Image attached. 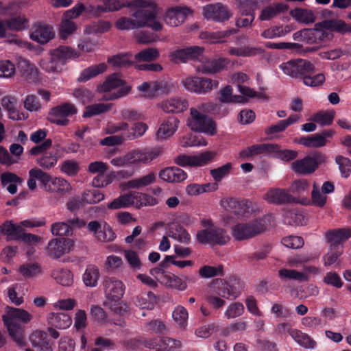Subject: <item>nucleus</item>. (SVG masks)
Instances as JSON below:
<instances>
[{
  "label": "nucleus",
  "mask_w": 351,
  "mask_h": 351,
  "mask_svg": "<svg viewBox=\"0 0 351 351\" xmlns=\"http://www.w3.org/2000/svg\"><path fill=\"white\" fill-rule=\"evenodd\" d=\"M343 253L342 247H334V249H331V247H329V250L328 253L324 256V265L325 266H330L333 264L339 263V256Z\"/></svg>",
  "instance_id": "obj_61"
},
{
  "label": "nucleus",
  "mask_w": 351,
  "mask_h": 351,
  "mask_svg": "<svg viewBox=\"0 0 351 351\" xmlns=\"http://www.w3.org/2000/svg\"><path fill=\"white\" fill-rule=\"evenodd\" d=\"M232 88L230 85L226 86L221 89L219 94V101L221 103H245L247 100L241 95H232Z\"/></svg>",
  "instance_id": "obj_42"
},
{
  "label": "nucleus",
  "mask_w": 351,
  "mask_h": 351,
  "mask_svg": "<svg viewBox=\"0 0 351 351\" xmlns=\"http://www.w3.org/2000/svg\"><path fill=\"white\" fill-rule=\"evenodd\" d=\"M3 234L7 237V241L18 240L21 234L23 233V228L21 226L14 224L11 220H6L2 224Z\"/></svg>",
  "instance_id": "obj_36"
},
{
  "label": "nucleus",
  "mask_w": 351,
  "mask_h": 351,
  "mask_svg": "<svg viewBox=\"0 0 351 351\" xmlns=\"http://www.w3.org/2000/svg\"><path fill=\"white\" fill-rule=\"evenodd\" d=\"M100 276L99 269L95 265H88L82 276V280L86 287H95L97 285Z\"/></svg>",
  "instance_id": "obj_44"
},
{
  "label": "nucleus",
  "mask_w": 351,
  "mask_h": 351,
  "mask_svg": "<svg viewBox=\"0 0 351 351\" xmlns=\"http://www.w3.org/2000/svg\"><path fill=\"white\" fill-rule=\"evenodd\" d=\"M103 4L97 6H91L90 12L95 17H99L106 12H112L121 10L125 7H138L143 3L141 0H136L130 2L123 0H101Z\"/></svg>",
  "instance_id": "obj_8"
},
{
  "label": "nucleus",
  "mask_w": 351,
  "mask_h": 351,
  "mask_svg": "<svg viewBox=\"0 0 351 351\" xmlns=\"http://www.w3.org/2000/svg\"><path fill=\"white\" fill-rule=\"evenodd\" d=\"M264 199L267 202L276 205L299 203L298 198L293 197L287 190L280 188H274L264 195Z\"/></svg>",
  "instance_id": "obj_11"
},
{
  "label": "nucleus",
  "mask_w": 351,
  "mask_h": 351,
  "mask_svg": "<svg viewBox=\"0 0 351 351\" xmlns=\"http://www.w3.org/2000/svg\"><path fill=\"white\" fill-rule=\"evenodd\" d=\"M274 149V143L256 144L241 150L239 152V157L243 160H247L259 154H271Z\"/></svg>",
  "instance_id": "obj_18"
},
{
  "label": "nucleus",
  "mask_w": 351,
  "mask_h": 351,
  "mask_svg": "<svg viewBox=\"0 0 351 351\" xmlns=\"http://www.w3.org/2000/svg\"><path fill=\"white\" fill-rule=\"evenodd\" d=\"M17 69L21 75L27 80L34 82L38 80V71L35 66L25 59H21L18 61Z\"/></svg>",
  "instance_id": "obj_35"
},
{
  "label": "nucleus",
  "mask_w": 351,
  "mask_h": 351,
  "mask_svg": "<svg viewBox=\"0 0 351 351\" xmlns=\"http://www.w3.org/2000/svg\"><path fill=\"white\" fill-rule=\"evenodd\" d=\"M19 272L25 278H32L41 272V267L38 263H28L21 265Z\"/></svg>",
  "instance_id": "obj_62"
},
{
  "label": "nucleus",
  "mask_w": 351,
  "mask_h": 351,
  "mask_svg": "<svg viewBox=\"0 0 351 351\" xmlns=\"http://www.w3.org/2000/svg\"><path fill=\"white\" fill-rule=\"evenodd\" d=\"M6 314L2 316L3 322H18L21 321L23 323H28L32 316L25 310L10 306L5 308Z\"/></svg>",
  "instance_id": "obj_22"
},
{
  "label": "nucleus",
  "mask_w": 351,
  "mask_h": 351,
  "mask_svg": "<svg viewBox=\"0 0 351 351\" xmlns=\"http://www.w3.org/2000/svg\"><path fill=\"white\" fill-rule=\"evenodd\" d=\"M51 232L53 235L62 237H69L73 234V230L67 222H56L51 225Z\"/></svg>",
  "instance_id": "obj_58"
},
{
  "label": "nucleus",
  "mask_w": 351,
  "mask_h": 351,
  "mask_svg": "<svg viewBox=\"0 0 351 351\" xmlns=\"http://www.w3.org/2000/svg\"><path fill=\"white\" fill-rule=\"evenodd\" d=\"M159 57V51L156 48H147L137 53L134 58L137 62H151Z\"/></svg>",
  "instance_id": "obj_55"
},
{
  "label": "nucleus",
  "mask_w": 351,
  "mask_h": 351,
  "mask_svg": "<svg viewBox=\"0 0 351 351\" xmlns=\"http://www.w3.org/2000/svg\"><path fill=\"white\" fill-rule=\"evenodd\" d=\"M298 36H300L306 43L313 44L322 42L327 37V34L320 29H304L293 34L295 39Z\"/></svg>",
  "instance_id": "obj_21"
},
{
  "label": "nucleus",
  "mask_w": 351,
  "mask_h": 351,
  "mask_svg": "<svg viewBox=\"0 0 351 351\" xmlns=\"http://www.w3.org/2000/svg\"><path fill=\"white\" fill-rule=\"evenodd\" d=\"M121 87L117 92L112 93L109 97H104L106 100H115L128 95L132 90L130 85H126L125 82L119 77V74L110 75L106 80L97 87L99 93H108L113 89Z\"/></svg>",
  "instance_id": "obj_5"
},
{
  "label": "nucleus",
  "mask_w": 351,
  "mask_h": 351,
  "mask_svg": "<svg viewBox=\"0 0 351 351\" xmlns=\"http://www.w3.org/2000/svg\"><path fill=\"white\" fill-rule=\"evenodd\" d=\"M201 224L203 229L199 231V243L210 246L224 245L230 240L226 230L214 226L211 220L203 219Z\"/></svg>",
  "instance_id": "obj_3"
},
{
  "label": "nucleus",
  "mask_w": 351,
  "mask_h": 351,
  "mask_svg": "<svg viewBox=\"0 0 351 351\" xmlns=\"http://www.w3.org/2000/svg\"><path fill=\"white\" fill-rule=\"evenodd\" d=\"M52 278L57 283L69 287L73 282V275L71 271L66 269H54L51 273Z\"/></svg>",
  "instance_id": "obj_43"
},
{
  "label": "nucleus",
  "mask_w": 351,
  "mask_h": 351,
  "mask_svg": "<svg viewBox=\"0 0 351 351\" xmlns=\"http://www.w3.org/2000/svg\"><path fill=\"white\" fill-rule=\"evenodd\" d=\"M131 206H134L136 208H141L146 206H154L158 204L156 198L146 193L138 192L129 193Z\"/></svg>",
  "instance_id": "obj_34"
},
{
  "label": "nucleus",
  "mask_w": 351,
  "mask_h": 351,
  "mask_svg": "<svg viewBox=\"0 0 351 351\" xmlns=\"http://www.w3.org/2000/svg\"><path fill=\"white\" fill-rule=\"evenodd\" d=\"M279 277L282 280H294L299 282H306L308 276L306 272L298 271L295 269H280L278 271Z\"/></svg>",
  "instance_id": "obj_50"
},
{
  "label": "nucleus",
  "mask_w": 351,
  "mask_h": 351,
  "mask_svg": "<svg viewBox=\"0 0 351 351\" xmlns=\"http://www.w3.org/2000/svg\"><path fill=\"white\" fill-rule=\"evenodd\" d=\"M288 10V5L283 3H274L263 7L261 11L258 19L261 21H270Z\"/></svg>",
  "instance_id": "obj_19"
},
{
  "label": "nucleus",
  "mask_w": 351,
  "mask_h": 351,
  "mask_svg": "<svg viewBox=\"0 0 351 351\" xmlns=\"http://www.w3.org/2000/svg\"><path fill=\"white\" fill-rule=\"evenodd\" d=\"M112 104H95L87 106L83 112L84 117H91L106 112L112 108Z\"/></svg>",
  "instance_id": "obj_51"
},
{
  "label": "nucleus",
  "mask_w": 351,
  "mask_h": 351,
  "mask_svg": "<svg viewBox=\"0 0 351 351\" xmlns=\"http://www.w3.org/2000/svg\"><path fill=\"white\" fill-rule=\"evenodd\" d=\"M103 286L108 300L119 301L124 294L123 282L114 277H105Z\"/></svg>",
  "instance_id": "obj_13"
},
{
  "label": "nucleus",
  "mask_w": 351,
  "mask_h": 351,
  "mask_svg": "<svg viewBox=\"0 0 351 351\" xmlns=\"http://www.w3.org/2000/svg\"><path fill=\"white\" fill-rule=\"evenodd\" d=\"M77 112V110L73 104L66 102L51 108L48 120L59 125H66L69 121L67 117L75 114Z\"/></svg>",
  "instance_id": "obj_9"
},
{
  "label": "nucleus",
  "mask_w": 351,
  "mask_h": 351,
  "mask_svg": "<svg viewBox=\"0 0 351 351\" xmlns=\"http://www.w3.org/2000/svg\"><path fill=\"white\" fill-rule=\"evenodd\" d=\"M58 161L56 154L49 152L40 156L36 159L37 164L42 168L49 169L53 167Z\"/></svg>",
  "instance_id": "obj_57"
},
{
  "label": "nucleus",
  "mask_w": 351,
  "mask_h": 351,
  "mask_svg": "<svg viewBox=\"0 0 351 351\" xmlns=\"http://www.w3.org/2000/svg\"><path fill=\"white\" fill-rule=\"evenodd\" d=\"M29 178L27 180V186L31 191L36 189V179L38 180L45 187L51 180V177L47 173L42 171L38 167L32 168L29 171Z\"/></svg>",
  "instance_id": "obj_25"
},
{
  "label": "nucleus",
  "mask_w": 351,
  "mask_h": 351,
  "mask_svg": "<svg viewBox=\"0 0 351 351\" xmlns=\"http://www.w3.org/2000/svg\"><path fill=\"white\" fill-rule=\"evenodd\" d=\"M160 280L161 283L173 289L184 290L186 288L182 279L173 274L162 272Z\"/></svg>",
  "instance_id": "obj_47"
},
{
  "label": "nucleus",
  "mask_w": 351,
  "mask_h": 351,
  "mask_svg": "<svg viewBox=\"0 0 351 351\" xmlns=\"http://www.w3.org/2000/svg\"><path fill=\"white\" fill-rule=\"evenodd\" d=\"M199 132H203L208 136L217 134V123L213 119L199 112Z\"/></svg>",
  "instance_id": "obj_33"
},
{
  "label": "nucleus",
  "mask_w": 351,
  "mask_h": 351,
  "mask_svg": "<svg viewBox=\"0 0 351 351\" xmlns=\"http://www.w3.org/2000/svg\"><path fill=\"white\" fill-rule=\"evenodd\" d=\"M283 73L295 79H302L304 75L313 69V64L308 60L293 59L280 65Z\"/></svg>",
  "instance_id": "obj_6"
},
{
  "label": "nucleus",
  "mask_w": 351,
  "mask_h": 351,
  "mask_svg": "<svg viewBox=\"0 0 351 351\" xmlns=\"http://www.w3.org/2000/svg\"><path fill=\"white\" fill-rule=\"evenodd\" d=\"M47 321L50 326L58 329H66L72 323L70 316L64 313H50Z\"/></svg>",
  "instance_id": "obj_31"
},
{
  "label": "nucleus",
  "mask_w": 351,
  "mask_h": 351,
  "mask_svg": "<svg viewBox=\"0 0 351 351\" xmlns=\"http://www.w3.org/2000/svg\"><path fill=\"white\" fill-rule=\"evenodd\" d=\"M34 29L31 38L38 43L45 44L54 37L55 33L51 26L39 23L36 25Z\"/></svg>",
  "instance_id": "obj_20"
},
{
  "label": "nucleus",
  "mask_w": 351,
  "mask_h": 351,
  "mask_svg": "<svg viewBox=\"0 0 351 351\" xmlns=\"http://www.w3.org/2000/svg\"><path fill=\"white\" fill-rule=\"evenodd\" d=\"M203 15L207 19L216 22H223L232 15L228 7L222 3L209 4L203 8Z\"/></svg>",
  "instance_id": "obj_12"
},
{
  "label": "nucleus",
  "mask_w": 351,
  "mask_h": 351,
  "mask_svg": "<svg viewBox=\"0 0 351 351\" xmlns=\"http://www.w3.org/2000/svg\"><path fill=\"white\" fill-rule=\"evenodd\" d=\"M132 54L129 53H119L108 58V63L115 68H128L134 64L130 60Z\"/></svg>",
  "instance_id": "obj_38"
},
{
  "label": "nucleus",
  "mask_w": 351,
  "mask_h": 351,
  "mask_svg": "<svg viewBox=\"0 0 351 351\" xmlns=\"http://www.w3.org/2000/svg\"><path fill=\"white\" fill-rule=\"evenodd\" d=\"M154 173L150 172L141 178L134 179L121 184L124 189H141L148 186L155 180Z\"/></svg>",
  "instance_id": "obj_37"
},
{
  "label": "nucleus",
  "mask_w": 351,
  "mask_h": 351,
  "mask_svg": "<svg viewBox=\"0 0 351 351\" xmlns=\"http://www.w3.org/2000/svg\"><path fill=\"white\" fill-rule=\"evenodd\" d=\"M316 68L313 64V69L307 74L305 73L302 77V82L304 85L311 87H317L322 85L325 82V75L320 73L315 74Z\"/></svg>",
  "instance_id": "obj_48"
},
{
  "label": "nucleus",
  "mask_w": 351,
  "mask_h": 351,
  "mask_svg": "<svg viewBox=\"0 0 351 351\" xmlns=\"http://www.w3.org/2000/svg\"><path fill=\"white\" fill-rule=\"evenodd\" d=\"M219 82L216 80L205 77H199V94H206L213 88H217Z\"/></svg>",
  "instance_id": "obj_59"
},
{
  "label": "nucleus",
  "mask_w": 351,
  "mask_h": 351,
  "mask_svg": "<svg viewBox=\"0 0 351 351\" xmlns=\"http://www.w3.org/2000/svg\"><path fill=\"white\" fill-rule=\"evenodd\" d=\"M290 31L291 29L288 25L285 27L273 26L265 29L261 33V36L265 39H273L277 37L283 36L290 32Z\"/></svg>",
  "instance_id": "obj_53"
},
{
  "label": "nucleus",
  "mask_w": 351,
  "mask_h": 351,
  "mask_svg": "<svg viewBox=\"0 0 351 351\" xmlns=\"http://www.w3.org/2000/svg\"><path fill=\"white\" fill-rule=\"evenodd\" d=\"M11 338L20 347L25 346L24 329L19 322H3Z\"/></svg>",
  "instance_id": "obj_29"
},
{
  "label": "nucleus",
  "mask_w": 351,
  "mask_h": 351,
  "mask_svg": "<svg viewBox=\"0 0 351 351\" xmlns=\"http://www.w3.org/2000/svg\"><path fill=\"white\" fill-rule=\"evenodd\" d=\"M298 143L307 147L318 148L325 146L327 140L317 133L311 136L301 137Z\"/></svg>",
  "instance_id": "obj_49"
},
{
  "label": "nucleus",
  "mask_w": 351,
  "mask_h": 351,
  "mask_svg": "<svg viewBox=\"0 0 351 351\" xmlns=\"http://www.w3.org/2000/svg\"><path fill=\"white\" fill-rule=\"evenodd\" d=\"M45 190L47 192L63 195L71 190V186L66 180L56 178L53 180L51 179L50 182L45 185Z\"/></svg>",
  "instance_id": "obj_28"
},
{
  "label": "nucleus",
  "mask_w": 351,
  "mask_h": 351,
  "mask_svg": "<svg viewBox=\"0 0 351 351\" xmlns=\"http://www.w3.org/2000/svg\"><path fill=\"white\" fill-rule=\"evenodd\" d=\"M276 149L272 151L271 154L282 160L290 161L294 160L298 156V152L295 150L291 149H282L278 144H274Z\"/></svg>",
  "instance_id": "obj_60"
},
{
  "label": "nucleus",
  "mask_w": 351,
  "mask_h": 351,
  "mask_svg": "<svg viewBox=\"0 0 351 351\" xmlns=\"http://www.w3.org/2000/svg\"><path fill=\"white\" fill-rule=\"evenodd\" d=\"M291 167L296 173L301 175H309L316 171L315 162L309 156L295 160L292 162Z\"/></svg>",
  "instance_id": "obj_26"
},
{
  "label": "nucleus",
  "mask_w": 351,
  "mask_h": 351,
  "mask_svg": "<svg viewBox=\"0 0 351 351\" xmlns=\"http://www.w3.org/2000/svg\"><path fill=\"white\" fill-rule=\"evenodd\" d=\"M335 117V112L332 110L327 112H319L313 116L312 119L321 126H327L332 123Z\"/></svg>",
  "instance_id": "obj_54"
},
{
  "label": "nucleus",
  "mask_w": 351,
  "mask_h": 351,
  "mask_svg": "<svg viewBox=\"0 0 351 351\" xmlns=\"http://www.w3.org/2000/svg\"><path fill=\"white\" fill-rule=\"evenodd\" d=\"M29 341L36 351H53L47 334L44 331H34L29 336Z\"/></svg>",
  "instance_id": "obj_24"
},
{
  "label": "nucleus",
  "mask_w": 351,
  "mask_h": 351,
  "mask_svg": "<svg viewBox=\"0 0 351 351\" xmlns=\"http://www.w3.org/2000/svg\"><path fill=\"white\" fill-rule=\"evenodd\" d=\"M175 86L173 83L165 80H158L152 82V90L148 92L146 95L147 98L152 99L160 94L167 95L170 93Z\"/></svg>",
  "instance_id": "obj_30"
},
{
  "label": "nucleus",
  "mask_w": 351,
  "mask_h": 351,
  "mask_svg": "<svg viewBox=\"0 0 351 351\" xmlns=\"http://www.w3.org/2000/svg\"><path fill=\"white\" fill-rule=\"evenodd\" d=\"M189 11L186 7L171 8L167 10L164 20L168 25L178 27L185 21Z\"/></svg>",
  "instance_id": "obj_16"
},
{
  "label": "nucleus",
  "mask_w": 351,
  "mask_h": 351,
  "mask_svg": "<svg viewBox=\"0 0 351 351\" xmlns=\"http://www.w3.org/2000/svg\"><path fill=\"white\" fill-rule=\"evenodd\" d=\"M157 107L166 113H180L188 108L189 103L185 99L173 97L157 104Z\"/></svg>",
  "instance_id": "obj_17"
},
{
  "label": "nucleus",
  "mask_w": 351,
  "mask_h": 351,
  "mask_svg": "<svg viewBox=\"0 0 351 351\" xmlns=\"http://www.w3.org/2000/svg\"><path fill=\"white\" fill-rule=\"evenodd\" d=\"M168 237L182 243H188L190 241V235L186 230L179 224H172L168 231Z\"/></svg>",
  "instance_id": "obj_39"
},
{
  "label": "nucleus",
  "mask_w": 351,
  "mask_h": 351,
  "mask_svg": "<svg viewBox=\"0 0 351 351\" xmlns=\"http://www.w3.org/2000/svg\"><path fill=\"white\" fill-rule=\"evenodd\" d=\"M106 69L107 66L105 63L90 66L82 72L77 81L80 82H86L92 77L104 73Z\"/></svg>",
  "instance_id": "obj_45"
},
{
  "label": "nucleus",
  "mask_w": 351,
  "mask_h": 351,
  "mask_svg": "<svg viewBox=\"0 0 351 351\" xmlns=\"http://www.w3.org/2000/svg\"><path fill=\"white\" fill-rule=\"evenodd\" d=\"M50 55L53 56L62 64H64L65 61L75 56L74 51L69 47L60 46L50 52Z\"/></svg>",
  "instance_id": "obj_52"
},
{
  "label": "nucleus",
  "mask_w": 351,
  "mask_h": 351,
  "mask_svg": "<svg viewBox=\"0 0 351 351\" xmlns=\"http://www.w3.org/2000/svg\"><path fill=\"white\" fill-rule=\"evenodd\" d=\"M73 239L65 237L51 239L46 247L47 256L54 260L60 259L64 255L70 253L74 248Z\"/></svg>",
  "instance_id": "obj_7"
},
{
  "label": "nucleus",
  "mask_w": 351,
  "mask_h": 351,
  "mask_svg": "<svg viewBox=\"0 0 351 351\" xmlns=\"http://www.w3.org/2000/svg\"><path fill=\"white\" fill-rule=\"evenodd\" d=\"M239 10L241 14H255V10L258 8V3H267L271 0H238Z\"/></svg>",
  "instance_id": "obj_46"
},
{
  "label": "nucleus",
  "mask_w": 351,
  "mask_h": 351,
  "mask_svg": "<svg viewBox=\"0 0 351 351\" xmlns=\"http://www.w3.org/2000/svg\"><path fill=\"white\" fill-rule=\"evenodd\" d=\"M143 3L132 14L134 19L121 17L115 23V27L120 30H128L147 26L155 31L162 28V24L156 20L158 14L156 6H144Z\"/></svg>",
  "instance_id": "obj_1"
},
{
  "label": "nucleus",
  "mask_w": 351,
  "mask_h": 351,
  "mask_svg": "<svg viewBox=\"0 0 351 351\" xmlns=\"http://www.w3.org/2000/svg\"><path fill=\"white\" fill-rule=\"evenodd\" d=\"M5 22L7 28L11 30L20 31L28 26V20L21 16L10 19Z\"/></svg>",
  "instance_id": "obj_64"
},
{
  "label": "nucleus",
  "mask_w": 351,
  "mask_h": 351,
  "mask_svg": "<svg viewBox=\"0 0 351 351\" xmlns=\"http://www.w3.org/2000/svg\"><path fill=\"white\" fill-rule=\"evenodd\" d=\"M351 237L350 228H337L329 230L325 233L326 241L330 244L331 249L342 247V243Z\"/></svg>",
  "instance_id": "obj_14"
},
{
  "label": "nucleus",
  "mask_w": 351,
  "mask_h": 351,
  "mask_svg": "<svg viewBox=\"0 0 351 351\" xmlns=\"http://www.w3.org/2000/svg\"><path fill=\"white\" fill-rule=\"evenodd\" d=\"M269 219L268 217H264L245 223H239L232 228L231 234L237 241L252 239L266 230Z\"/></svg>",
  "instance_id": "obj_2"
},
{
  "label": "nucleus",
  "mask_w": 351,
  "mask_h": 351,
  "mask_svg": "<svg viewBox=\"0 0 351 351\" xmlns=\"http://www.w3.org/2000/svg\"><path fill=\"white\" fill-rule=\"evenodd\" d=\"M290 15L297 21L302 23H312L315 21V16L313 12L304 8H295L290 11Z\"/></svg>",
  "instance_id": "obj_41"
},
{
  "label": "nucleus",
  "mask_w": 351,
  "mask_h": 351,
  "mask_svg": "<svg viewBox=\"0 0 351 351\" xmlns=\"http://www.w3.org/2000/svg\"><path fill=\"white\" fill-rule=\"evenodd\" d=\"M179 120L175 117H169L160 125L157 132L159 138H166L172 136L178 127Z\"/></svg>",
  "instance_id": "obj_32"
},
{
  "label": "nucleus",
  "mask_w": 351,
  "mask_h": 351,
  "mask_svg": "<svg viewBox=\"0 0 351 351\" xmlns=\"http://www.w3.org/2000/svg\"><path fill=\"white\" fill-rule=\"evenodd\" d=\"M186 177V173L182 169L176 167H166L159 172V178L170 183L182 182Z\"/></svg>",
  "instance_id": "obj_23"
},
{
  "label": "nucleus",
  "mask_w": 351,
  "mask_h": 351,
  "mask_svg": "<svg viewBox=\"0 0 351 351\" xmlns=\"http://www.w3.org/2000/svg\"><path fill=\"white\" fill-rule=\"evenodd\" d=\"M77 29V25L72 21L62 18L59 28V35L62 39L67 38Z\"/></svg>",
  "instance_id": "obj_56"
},
{
  "label": "nucleus",
  "mask_w": 351,
  "mask_h": 351,
  "mask_svg": "<svg viewBox=\"0 0 351 351\" xmlns=\"http://www.w3.org/2000/svg\"><path fill=\"white\" fill-rule=\"evenodd\" d=\"M204 50L199 47V72L204 74H215L226 69L230 61L227 58L209 59L200 56V52Z\"/></svg>",
  "instance_id": "obj_10"
},
{
  "label": "nucleus",
  "mask_w": 351,
  "mask_h": 351,
  "mask_svg": "<svg viewBox=\"0 0 351 351\" xmlns=\"http://www.w3.org/2000/svg\"><path fill=\"white\" fill-rule=\"evenodd\" d=\"M290 335L300 346L306 349H313L317 345L316 341L308 335L298 330L290 331Z\"/></svg>",
  "instance_id": "obj_40"
},
{
  "label": "nucleus",
  "mask_w": 351,
  "mask_h": 351,
  "mask_svg": "<svg viewBox=\"0 0 351 351\" xmlns=\"http://www.w3.org/2000/svg\"><path fill=\"white\" fill-rule=\"evenodd\" d=\"M160 153L159 149L152 151L134 150L129 152L130 164L138 162H149L156 158Z\"/></svg>",
  "instance_id": "obj_27"
},
{
  "label": "nucleus",
  "mask_w": 351,
  "mask_h": 351,
  "mask_svg": "<svg viewBox=\"0 0 351 351\" xmlns=\"http://www.w3.org/2000/svg\"><path fill=\"white\" fill-rule=\"evenodd\" d=\"M210 293L228 300H234L241 293L243 285L239 279L230 277L227 280L221 278L213 280L209 285Z\"/></svg>",
  "instance_id": "obj_4"
},
{
  "label": "nucleus",
  "mask_w": 351,
  "mask_h": 351,
  "mask_svg": "<svg viewBox=\"0 0 351 351\" xmlns=\"http://www.w3.org/2000/svg\"><path fill=\"white\" fill-rule=\"evenodd\" d=\"M169 58L174 64H185L197 58V46L178 49L169 53Z\"/></svg>",
  "instance_id": "obj_15"
},
{
  "label": "nucleus",
  "mask_w": 351,
  "mask_h": 351,
  "mask_svg": "<svg viewBox=\"0 0 351 351\" xmlns=\"http://www.w3.org/2000/svg\"><path fill=\"white\" fill-rule=\"evenodd\" d=\"M104 194L99 190H89L82 195L83 202L87 204H96L104 199Z\"/></svg>",
  "instance_id": "obj_63"
}]
</instances>
